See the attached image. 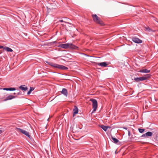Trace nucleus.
Masks as SVG:
<instances>
[{
	"label": "nucleus",
	"instance_id": "obj_1",
	"mask_svg": "<svg viewBox=\"0 0 158 158\" xmlns=\"http://www.w3.org/2000/svg\"><path fill=\"white\" fill-rule=\"evenodd\" d=\"M46 62L49 65L55 68H56L61 70H67L68 69V68L67 67L62 65H60L56 64L52 62H50L48 61H46Z\"/></svg>",
	"mask_w": 158,
	"mask_h": 158
},
{
	"label": "nucleus",
	"instance_id": "obj_2",
	"mask_svg": "<svg viewBox=\"0 0 158 158\" xmlns=\"http://www.w3.org/2000/svg\"><path fill=\"white\" fill-rule=\"evenodd\" d=\"M92 17L95 23L101 25L104 24L103 21L100 19V18L96 15H92Z\"/></svg>",
	"mask_w": 158,
	"mask_h": 158
},
{
	"label": "nucleus",
	"instance_id": "obj_3",
	"mask_svg": "<svg viewBox=\"0 0 158 158\" xmlns=\"http://www.w3.org/2000/svg\"><path fill=\"white\" fill-rule=\"evenodd\" d=\"M90 101L92 102V107L93 110L92 112L93 113L96 111L98 107V102L97 101L94 99H91Z\"/></svg>",
	"mask_w": 158,
	"mask_h": 158
},
{
	"label": "nucleus",
	"instance_id": "obj_4",
	"mask_svg": "<svg viewBox=\"0 0 158 158\" xmlns=\"http://www.w3.org/2000/svg\"><path fill=\"white\" fill-rule=\"evenodd\" d=\"M17 129L18 131H20L21 133L25 135L28 137H30V135H29V132L27 131L20 128H17Z\"/></svg>",
	"mask_w": 158,
	"mask_h": 158
},
{
	"label": "nucleus",
	"instance_id": "obj_5",
	"mask_svg": "<svg viewBox=\"0 0 158 158\" xmlns=\"http://www.w3.org/2000/svg\"><path fill=\"white\" fill-rule=\"evenodd\" d=\"M6 93L2 90V88H0V99H2L6 96Z\"/></svg>",
	"mask_w": 158,
	"mask_h": 158
},
{
	"label": "nucleus",
	"instance_id": "obj_6",
	"mask_svg": "<svg viewBox=\"0 0 158 158\" xmlns=\"http://www.w3.org/2000/svg\"><path fill=\"white\" fill-rule=\"evenodd\" d=\"M68 48L72 49L78 50V48L72 43H68Z\"/></svg>",
	"mask_w": 158,
	"mask_h": 158
},
{
	"label": "nucleus",
	"instance_id": "obj_7",
	"mask_svg": "<svg viewBox=\"0 0 158 158\" xmlns=\"http://www.w3.org/2000/svg\"><path fill=\"white\" fill-rule=\"evenodd\" d=\"M17 97V96H15L12 95H9L6 97V98L4 100V101H6L7 100H10Z\"/></svg>",
	"mask_w": 158,
	"mask_h": 158
},
{
	"label": "nucleus",
	"instance_id": "obj_8",
	"mask_svg": "<svg viewBox=\"0 0 158 158\" xmlns=\"http://www.w3.org/2000/svg\"><path fill=\"white\" fill-rule=\"evenodd\" d=\"M108 64H107L106 62H101L100 63H98L97 64V65L104 67H107Z\"/></svg>",
	"mask_w": 158,
	"mask_h": 158
},
{
	"label": "nucleus",
	"instance_id": "obj_9",
	"mask_svg": "<svg viewBox=\"0 0 158 158\" xmlns=\"http://www.w3.org/2000/svg\"><path fill=\"white\" fill-rule=\"evenodd\" d=\"M61 93L66 97L68 96V92L67 89L65 88H63L62 91L61 92Z\"/></svg>",
	"mask_w": 158,
	"mask_h": 158
},
{
	"label": "nucleus",
	"instance_id": "obj_10",
	"mask_svg": "<svg viewBox=\"0 0 158 158\" xmlns=\"http://www.w3.org/2000/svg\"><path fill=\"white\" fill-rule=\"evenodd\" d=\"M150 77V75L149 74L145 75L144 76L140 77L141 81L147 79Z\"/></svg>",
	"mask_w": 158,
	"mask_h": 158
},
{
	"label": "nucleus",
	"instance_id": "obj_11",
	"mask_svg": "<svg viewBox=\"0 0 158 158\" xmlns=\"http://www.w3.org/2000/svg\"><path fill=\"white\" fill-rule=\"evenodd\" d=\"M78 109L77 107L76 106H74V109H73V116H74V115L78 113Z\"/></svg>",
	"mask_w": 158,
	"mask_h": 158
},
{
	"label": "nucleus",
	"instance_id": "obj_12",
	"mask_svg": "<svg viewBox=\"0 0 158 158\" xmlns=\"http://www.w3.org/2000/svg\"><path fill=\"white\" fill-rule=\"evenodd\" d=\"M100 127H101L104 131H106L108 128H110V127L108 126H105L102 125H101L100 126Z\"/></svg>",
	"mask_w": 158,
	"mask_h": 158
},
{
	"label": "nucleus",
	"instance_id": "obj_13",
	"mask_svg": "<svg viewBox=\"0 0 158 158\" xmlns=\"http://www.w3.org/2000/svg\"><path fill=\"white\" fill-rule=\"evenodd\" d=\"M68 43L67 44H60L59 46L62 48L67 49L68 48Z\"/></svg>",
	"mask_w": 158,
	"mask_h": 158
},
{
	"label": "nucleus",
	"instance_id": "obj_14",
	"mask_svg": "<svg viewBox=\"0 0 158 158\" xmlns=\"http://www.w3.org/2000/svg\"><path fill=\"white\" fill-rule=\"evenodd\" d=\"M139 72L140 73H148L150 72V70L147 69H140Z\"/></svg>",
	"mask_w": 158,
	"mask_h": 158
},
{
	"label": "nucleus",
	"instance_id": "obj_15",
	"mask_svg": "<svg viewBox=\"0 0 158 158\" xmlns=\"http://www.w3.org/2000/svg\"><path fill=\"white\" fill-rule=\"evenodd\" d=\"M19 88L24 91L27 90L28 89L27 87L24 85H21L19 87Z\"/></svg>",
	"mask_w": 158,
	"mask_h": 158
},
{
	"label": "nucleus",
	"instance_id": "obj_16",
	"mask_svg": "<svg viewBox=\"0 0 158 158\" xmlns=\"http://www.w3.org/2000/svg\"><path fill=\"white\" fill-rule=\"evenodd\" d=\"M111 137L112 141L114 143H117L119 141V140L118 139L112 136L111 135Z\"/></svg>",
	"mask_w": 158,
	"mask_h": 158
},
{
	"label": "nucleus",
	"instance_id": "obj_17",
	"mask_svg": "<svg viewBox=\"0 0 158 158\" xmlns=\"http://www.w3.org/2000/svg\"><path fill=\"white\" fill-rule=\"evenodd\" d=\"M4 49L7 52H12L13 51V50L12 49L7 47H4Z\"/></svg>",
	"mask_w": 158,
	"mask_h": 158
},
{
	"label": "nucleus",
	"instance_id": "obj_18",
	"mask_svg": "<svg viewBox=\"0 0 158 158\" xmlns=\"http://www.w3.org/2000/svg\"><path fill=\"white\" fill-rule=\"evenodd\" d=\"M145 30L146 31H148V32H150L151 31L154 32V31L150 29L149 27H145Z\"/></svg>",
	"mask_w": 158,
	"mask_h": 158
},
{
	"label": "nucleus",
	"instance_id": "obj_19",
	"mask_svg": "<svg viewBox=\"0 0 158 158\" xmlns=\"http://www.w3.org/2000/svg\"><path fill=\"white\" fill-rule=\"evenodd\" d=\"M132 41L135 43L139 44L142 42V40H132Z\"/></svg>",
	"mask_w": 158,
	"mask_h": 158
},
{
	"label": "nucleus",
	"instance_id": "obj_20",
	"mask_svg": "<svg viewBox=\"0 0 158 158\" xmlns=\"http://www.w3.org/2000/svg\"><path fill=\"white\" fill-rule=\"evenodd\" d=\"M146 135H147V136H151L152 135V132H148L146 133Z\"/></svg>",
	"mask_w": 158,
	"mask_h": 158
},
{
	"label": "nucleus",
	"instance_id": "obj_21",
	"mask_svg": "<svg viewBox=\"0 0 158 158\" xmlns=\"http://www.w3.org/2000/svg\"><path fill=\"white\" fill-rule=\"evenodd\" d=\"M134 80L138 82L140 81H141L140 77H135L134 78Z\"/></svg>",
	"mask_w": 158,
	"mask_h": 158
},
{
	"label": "nucleus",
	"instance_id": "obj_22",
	"mask_svg": "<svg viewBox=\"0 0 158 158\" xmlns=\"http://www.w3.org/2000/svg\"><path fill=\"white\" fill-rule=\"evenodd\" d=\"M15 90V88L14 87L8 88V91H14Z\"/></svg>",
	"mask_w": 158,
	"mask_h": 158
},
{
	"label": "nucleus",
	"instance_id": "obj_23",
	"mask_svg": "<svg viewBox=\"0 0 158 158\" xmlns=\"http://www.w3.org/2000/svg\"><path fill=\"white\" fill-rule=\"evenodd\" d=\"M139 131L140 133H142L144 131V130L143 129L139 128Z\"/></svg>",
	"mask_w": 158,
	"mask_h": 158
},
{
	"label": "nucleus",
	"instance_id": "obj_24",
	"mask_svg": "<svg viewBox=\"0 0 158 158\" xmlns=\"http://www.w3.org/2000/svg\"><path fill=\"white\" fill-rule=\"evenodd\" d=\"M142 137H144V138H146L147 137V135H146V133L144 134H143L142 136H141Z\"/></svg>",
	"mask_w": 158,
	"mask_h": 158
},
{
	"label": "nucleus",
	"instance_id": "obj_25",
	"mask_svg": "<svg viewBox=\"0 0 158 158\" xmlns=\"http://www.w3.org/2000/svg\"><path fill=\"white\" fill-rule=\"evenodd\" d=\"M67 23L69 24L70 25L69 26V27H73V25L70 23Z\"/></svg>",
	"mask_w": 158,
	"mask_h": 158
},
{
	"label": "nucleus",
	"instance_id": "obj_26",
	"mask_svg": "<svg viewBox=\"0 0 158 158\" xmlns=\"http://www.w3.org/2000/svg\"><path fill=\"white\" fill-rule=\"evenodd\" d=\"M34 89V88H33V87H30V90L31 92L32 91H33Z\"/></svg>",
	"mask_w": 158,
	"mask_h": 158
},
{
	"label": "nucleus",
	"instance_id": "obj_27",
	"mask_svg": "<svg viewBox=\"0 0 158 158\" xmlns=\"http://www.w3.org/2000/svg\"><path fill=\"white\" fill-rule=\"evenodd\" d=\"M2 89L3 91H4V90L8 91V88H2Z\"/></svg>",
	"mask_w": 158,
	"mask_h": 158
},
{
	"label": "nucleus",
	"instance_id": "obj_28",
	"mask_svg": "<svg viewBox=\"0 0 158 158\" xmlns=\"http://www.w3.org/2000/svg\"><path fill=\"white\" fill-rule=\"evenodd\" d=\"M21 93L20 91H19L17 93V95H19L21 94Z\"/></svg>",
	"mask_w": 158,
	"mask_h": 158
},
{
	"label": "nucleus",
	"instance_id": "obj_29",
	"mask_svg": "<svg viewBox=\"0 0 158 158\" xmlns=\"http://www.w3.org/2000/svg\"><path fill=\"white\" fill-rule=\"evenodd\" d=\"M31 92L29 90L27 92V94H28V95H29V94H31Z\"/></svg>",
	"mask_w": 158,
	"mask_h": 158
},
{
	"label": "nucleus",
	"instance_id": "obj_30",
	"mask_svg": "<svg viewBox=\"0 0 158 158\" xmlns=\"http://www.w3.org/2000/svg\"><path fill=\"white\" fill-rule=\"evenodd\" d=\"M132 40H139V38H133Z\"/></svg>",
	"mask_w": 158,
	"mask_h": 158
},
{
	"label": "nucleus",
	"instance_id": "obj_31",
	"mask_svg": "<svg viewBox=\"0 0 158 158\" xmlns=\"http://www.w3.org/2000/svg\"><path fill=\"white\" fill-rule=\"evenodd\" d=\"M58 22H64L63 20H59V21Z\"/></svg>",
	"mask_w": 158,
	"mask_h": 158
},
{
	"label": "nucleus",
	"instance_id": "obj_32",
	"mask_svg": "<svg viewBox=\"0 0 158 158\" xmlns=\"http://www.w3.org/2000/svg\"><path fill=\"white\" fill-rule=\"evenodd\" d=\"M4 47H3V46H0V48H3L4 49Z\"/></svg>",
	"mask_w": 158,
	"mask_h": 158
},
{
	"label": "nucleus",
	"instance_id": "obj_33",
	"mask_svg": "<svg viewBox=\"0 0 158 158\" xmlns=\"http://www.w3.org/2000/svg\"><path fill=\"white\" fill-rule=\"evenodd\" d=\"M128 135H129V136H130V131H128Z\"/></svg>",
	"mask_w": 158,
	"mask_h": 158
},
{
	"label": "nucleus",
	"instance_id": "obj_34",
	"mask_svg": "<svg viewBox=\"0 0 158 158\" xmlns=\"http://www.w3.org/2000/svg\"><path fill=\"white\" fill-rule=\"evenodd\" d=\"M2 131H3L2 130H0V134H1Z\"/></svg>",
	"mask_w": 158,
	"mask_h": 158
},
{
	"label": "nucleus",
	"instance_id": "obj_35",
	"mask_svg": "<svg viewBox=\"0 0 158 158\" xmlns=\"http://www.w3.org/2000/svg\"><path fill=\"white\" fill-rule=\"evenodd\" d=\"M13 94H14V95H15V94H16V93H14Z\"/></svg>",
	"mask_w": 158,
	"mask_h": 158
},
{
	"label": "nucleus",
	"instance_id": "obj_36",
	"mask_svg": "<svg viewBox=\"0 0 158 158\" xmlns=\"http://www.w3.org/2000/svg\"><path fill=\"white\" fill-rule=\"evenodd\" d=\"M124 129H127V128H125V127H124Z\"/></svg>",
	"mask_w": 158,
	"mask_h": 158
},
{
	"label": "nucleus",
	"instance_id": "obj_37",
	"mask_svg": "<svg viewBox=\"0 0 158 158\" xmlns=\"http://www.w3.org/2000/svg\"><path fill=\"white\" fill-rule=\"evenodd\" d=\"M48 119H49V118H48V119H47V120H48Z\"/></svg>",
	"mask_w": 158,
	"mask_h": 158
}]
</instances>
